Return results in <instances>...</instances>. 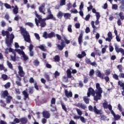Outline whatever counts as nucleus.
I'll return each mask as SVG.
<instances>
[{
    "mask_svg": "<svg viewBox=\"0 0 124 124\" xmlns=\"http://www.w3.org/2000/svg\"><path fill=\"white\" fill-rule=\"evenodd\" d=\"M35 15L37 18H35V22L37 26L39 27V24H40V26L41 28H45L46 27V18H42V16L40 15H39L37 14L36 11L35 12Z\"/></svg>",
    "mask_w": 124,
    "mask_h": 124,
    "instance_id": "nucleus-1",
    "label": "nucleus"
},
{
    "mask_svg": "<svg viewBox=\"0 0 124 124\" xmlns=\"http://www.w3.org/2000/svg\"><path fill=\"white\" fill-rule=\"evenodd\" d=\"M19 30L21 31L22 35H23L25 41L28 42L29 43H31V36H30V33L28 32L26 28H23V27H20Z\"/></svg>",
    "mask_w": 124,
    "mask_h": 124,
    "instance_id": "nucleus-2",
    "label": "nucleus"
},
{
    "mask_svg": "<svg viewBox=\"0 0 124 124\" xmlns=\"http://www.w3.org/2000/svg\"><path fill=\"white\" fill-rule=\"evenodd\" d=\"M15 38L14 34L13 33H11L10 35V40L6 39V44H7V47H9V53H13L15 50L12 48H11V45L13 43V39Z\"/></svg>",
    "mask_w": 124,
    "mask_h": 124,
    "instance_id": "nucleus-3",
    "label": "nucleus"
},
{
    "mask_svg": "<svg viewBox=\"0 0 124 124\" xmlns=\"http://www.w3.org/2000/svg\"><path fill=\"white\" fill-rule=\"evenodd\" d=\"M88 109L91 112L93 111L95 114L96 115H102V110L101 109H98L96 108V106H95L93 108V106L90 105L88 107Z\"/></svg>",
    "mask_w": 124,
    "mask_h": 124,
    "instance_id": "nucleus-4",
    "label": "nucleus"
},
{
    "mask_svg": "<svg viewBox=\"0 0 124 124\" xmlns=\"http://www.w3.org/2000/svg\"><path fill=\"white\" fill-rule=\"evenodd\" d=\"M102 93L103 92L101 91H96L95 93V94H94V96H93V100L95 101H96V102H97L98 100H100L102 96V95H101V93Z\"/></svg>",
    "mask_w": 124,
    "mask_h": 124,
    "instance_id": "nucleus-5",
    "label": "nucleus"
},
{
    "mask_svg": "<svg viewBox=\"0 0 124 124\" xmlns=\"http://www.w3.org/2000/svg\"><path fill=\"white\" fill-rule=\"evenodd\" d=\"M55 36L56 34L54 32L47 33L46 31H45L43 34V37L45 38V39H47V38H52V37H55Z\"/></svg>",
    "mask_w": 124,
    "mask_h": 124,
    "instance_id": "nucleus-6",
    "label": "nucleus"
},
{
    "mask_svg": "<svg viewBox=\"0 0 124 124\" xmlns=\"http://www.w3.org/2000/svg\"><path fill=\"white\" fill-rule=\"evenodd\" d=\"M50 103V107L54 108V110L51 109V111L52 112H55V111L57 110V108L56 107H53V105H55V104H56V98H52Z\"/></svg>",
    "mask_w": 124,
    "mask_h": 124,
    "instance_id": "nucleus-7",
    "label": "nucleus"
},
{
    "mask_svg": "<svg viewBox=\"0 0 124 124\" xmlns=\"http://www.w3.org/2000/svg\"><path fill=\"white\" fill-rule=\"evenodd\" d=\"M18 74L20 76V77H24L25 73L23 70V67L21 66V65L18 66Z\"/></svg>",
    "mask_w": 124,
    "mask_h": 124,
    "instance_id": "nucleus-8",
    "label": "nucleus"
},
{
    "mask_svg": "<svg viewBox=\"0 0 124 124\" xmlns=\"http://www.w3.org/2000/svg\"><path fill=\"white\" fill-rule=\"evenodd\" d=\"M91 94H92V96H94V94H95V91L92 87H90L88 89V92L87 93V95L88 97L91 96Z\"/></svg>",
    "mask_w": 124,
    "mask_h": 124,
    "instance_id": "nucleus-9",
    "label": "nucleus"
},
{
    "mask_svg": "<svg viewBox=\"0 0 124 124\" xmlns=\"http://www.w3.org/2000/svg\"><path fill=\"white\" fill-rule=\"evenodd\" d=\"M1 34L2 36H6V39H8L9 40V36H10V33L8 31H5L4 30H2Z\"/></svg>",
    "mask_w": 124,
    "mask_h": 124,
    "instance_id": "nucleus-10",
    "label": "nucleus"
},
{
    "mask_svg": "<svg viewBox=\"0 0 124 124\" xmlns=\"http://www.w3.org/2000/svg\"><path fill=\"white\" fill-rule=\"evenodd\" d=\"M96 75L97 77H99V78H100L102 80L104 79V76H105L104 74H101L100 71L98 70L96 71Z\"/></svg>",
    "mask_w": 124,
    "mask_h": 124,
    "instance_id": "nucleus-11",
    "label": "nucleus"
},
{
    "mask_svg": "<svg viewBox=\"0 0 124 124\" xmlns=\"http://www.w3.org/2000/svg\"><path fill=\"white\" fill-rule=\"evenodd\" d=\"M115 51L117 53H120V52L121 53V54H122V55L123 56H124V49L122 48H119V46H118L116 45L115 46Z\"/></svg>",
    "mask_w": 124,
    "mask_h": 124,
    "instance_id": "nucleus-12",
    "label": "nucleus"
},
{
    "mask_svg": "<svg viewBox=\"0 0 124 124\" xmlns=\"http://www.w3.org/2000/svg\"><path fill=\"white\" fill-rule=\"evenodd\" d=\"M103 107L104 109H108L109 110H111L112 106L111 105H108L107 102H104L103 103Z\"/></svg>",
    "mask_w": 124,
    "mask_h": 124,
    "instance_id": "nucleus-13",
    "label": "nucleus"
},
{
    "mask_svg": "<svg viewBox=\"0 0 124 124\" xmlns=\"http://www.w3.org/2000/svg\"><path fill=\"white\" fill-rule=\"evenodd\" d=\"M108 37L106 38V41H108V42H111V40L113 39V36L112 35V32H109L108 33Z\"/></svg>",
    "mask_w": 124,
    "mask_h": 124,
    "instance_id": "nucleus-14",
    "label": "nucleus"
},
{
    "mask_svg": "<svg viewBox=\"0 0 124 124\" xmlns=\"http://www.w3.org/2000/svg\"><path fill=\"white\" fill-rule=\"evenodd\" d=\"M64 93L65 96H66L67 98H69V97H72L73 94L72 92H68L67 90H65Z\"/></svg>",
    "mask_w": 124,
    "mask_h": 124,
    "instance_id": "nucleus-15",
    "label": "nucleus"
},
{
    "mask_svg": "<svg viewBox=\"0 0 124 124\" xmlns=\"http://www.w3.org/2000/svg\"><path fill=\"white\" fill-rule=\"evenodd\" d=\"M43 116L44 118H46V119H49L51 114H50V113H49L48 111H44L43 112Z\"/></svg>",
    "mask_w": 124,
    "mask_h": 124,
    "instance_id": "nucleus-16",
    "label": "nucleus"
},
{
    "mask_svg": "<svg viewBox=\"0 0 124 124\" xmlns=\"http://www.w3.org/2000/svg\"><path fill=\"white\" fill-rule=\"evenodd\" d=\"M16 78H18V80L16 81V85L18 86V87H22V83H21V81H22V78H21V77H20L18 76H16Z\"/></svg>",
    "mask_w": 124,
    "mask_h": 124,
    "instance_id": "nucleus-17",
    "label": "nucleus"
},
{
    "mask_svg": "<svg viewBox=\"0 0 124 124\" xmlns=\"http://www.w3.org/2000/svg\"><path fill=\"white\" fill-rule=\"evenodd\" d=\"M8 91L7 90L4 91L3 93L1 94V98H6L8 96Z\"/></svg>",
    "mask_w": 124,
    "mask_h": 124,
    "instance_id": "nucleus-18",
    "label": "nucleus"
},
{
    "mask_svg": "<svg viewBox=\"0 0 124 124\" xmlns=\"http://www.w3.org/2000/svg\"><path fill=\"white\" fill-rule=\"evenodd\" d=\"M27 91H28L27 89H26V91L25 90L22 92V94L24 95V100H27V98H29V93H28V92Z\"/></svg>",
    "mask_w": 124,
    "mask_h": 124,
    "instance_id": "nucleus-19",
    "label": "nucleus"
},
{
    "mask_svg": "<svg viewBox=\"0 0 124 124\" xmlns=\"http://www.w3.org/2000/svg\"><path fill=\"white\" fill-rule=\"evenodd\" d=\"M77 106L83 110H86V109H87V106L83 103H78Z\"/></svg>",
    "mask_w": 124,
    "mask_h": 124,
    "instance_id": "nucleus-20",
    "label": "nucleus"
},
{
    "mask_svg": "<svg viewBox=\"0 0 124 124\" xmlns=\"http://www.w3.org/2000/svg\"><path fill=\"white\" fill-rule=\"evenodd\" d=\"M86 56H87V54H86V52L84 51L81 52V54H78V59H83V58H84V57H86Z\"/></svg>",
    "mask_w": 124,
    "mask_h": 124,
    "instance_id": "nucleus-21",
    "label": "nucleus"
},
{
    "mask_svg": "<svg viewBox=\"0 0 124 124\" xmlns=\"http://www.w3.org/2000/svg\"><path fill=\"white\" fill-rule=\"evenodd\" d=\"M21 124H26L28 123V118L26 117H23L20 118Z\"/></svg>",
    "mask_w": 124,
    "mask_h": 124,
    "instance_id": "nucleus-22",
    "label": "nucleus"
},
{
    "mask_svg": "<svg viewBox=\"0 0 124 124\" xmlns=\"http://www.w3.org/2000/svg\"><path fill=\"white\" fill-rule=\"evenodd\" d=\"M66 74H67V78H72V72H71V71H70V69H68L66 70Z\"/></svg>",
    "mask_w": 124,
    "mask_h": 124,
    "instance_id": "nucleus-23",
    "label": "nucleus"
},
{
    "mask_svg": "<svg viewBox=\"0 0 124 124\" xmlns=\"http://www.w3.org/2000/svg\"><path fill=\"white\" fill-rule=\"evenodd\" d=\"M82 38H83V32H81L78 38V41L79 45H81V44H82Z\"/></svg>",
    "mask_w": 124,
    "mask_h": 124,
    "instance_id": "nucleus-24",
    "label": "nucleus"
},
{
    "mask_svg": "<svg viewBox=\"0 0 124 124\" xmlns=\"http://www.w3.org/2000/svg\"><path fill=\"white\" fill-rule=\"evenodd\" d=\"M91 25L92 26V28H93V33H94V32H96V30H97V27H95V26H94V21H92L91 22Z\"/></svg>",
    "mask_w": 124,
    "mask_h": 124,
    "instance_id": "nucleus-25",
    "label": "nucleus"
},
{
    "mask_svg": "<svg viewBox=\"0 0 124 124\" xmlns=\"http://www.w3.org/2000/svg\"><path fill=\"white\" fill-rule=\"evenodd\" d=\"M88 97H89L88 96V95L87 96H85L83 97V100L86 104H89V103H90V99Z\"/></svg>",
    "mask_w": 124,
    "mask_h": 124,
    "instance_id": "nucleus-26",
    "label": "nucleus"
},
{
    "mask_svg": "<svg viewBox=\"0 0 124 124\" xmlns=\"http://www.w3.org/2000/svg\"><path fill=\"white\" fill-rule=\"evenodd\" d=\"M96 89L97 90L96 92H103L102 89L100 87V84L98 83L96 84Z\"/></svg>",
    "mask_w": 124,
    "mask_h": 124,
    "instance_id": "nucleus-27",
    "label": "nucleus"
},
{
    "mask_svg": "<svg viewBox=\"0 0 124 124\" xmlns=\"http://www.w3.org/2000/svg\"><path fill=\"white\" fill-rule=\"evenodd\" d=\"M39 12H40L41 13H42L44 15H45V14H46V13H45V8H42V7H39Z\"/></svg>",
    "mask_w": 124,
    "mask_h": 124,
    "instance_id": "nucleus-28",
    "label": "nucleus"
},
{
    "mask_svg": "<svg viewBox=\"0 0 124 124\" xmlns=\"http://www.w3.org/2000/svg\"><path fill=\"white\" fill-rule=\"evenodd\" d=\"M16 52H17L19 55H22V56L24 55L25 53V52H24L23 50H21L20 49H15Z\"/></svg>",
    "mask_w": 124,
    "mask_h": 124,
    "instance_id": "nucleus-29",
    "label": "nucleus"
},
{
    "mask_svg": "<svg viewBox=\"0 0 124 124\" xmlns=\"http://www.w3.org/2000/svg\"><path fill=\"white\" fill-rule=\"evenodd\" d=\"M70 17H71V14L68 13L64 14V18H65V19H69Z\"/></svg>",
    "mask_w": 124,
    "mask_h": 124,
    "instance_id": "nucleus-30",
    "label": "nucleus"
},
{
    "mask_svg": "<svg viewBox=\"0 0 124 124\" xmlns=\"http://www.w3.org/2000/svg\"><path fill=\"white\" fill-rule=\"evenodd\" d=\"M53 60H54V62H59L60 61H61L60 56L59 55H56L53 58Z\"/></svg>",
    "mask_w": 124,
    "mask_h": 124,
    "instance_id": "nucleus-31",
    "label": "nucleus"
},
{
    "mask_svg": "<svg viewBox=\"0 0 124 124\" xmlns=\"http://www.w3.org/2000/svg\"><path fill=\"white\" fill-rule=\"evenodd\" d=\"M33 63L34 65H35V66H38V65H39V64L40 63V62H39L38 60L36 59V60H35L33 62Z\"/></svg>",
    "mask_w": 124,
    "mask_h": 124,
    "instance_id": "nucleus-32",
    "label": "nucleus"
},
{
    "mask_svg": "<svg viewBox=\"0 0 124 124\" xmlns=\"http://www.w3.org/2000/svg\"><path fill=\"white\" fill-rule=\"evenodd\" d=\"M61 104L62 107V109L65 111V112H67V108H66V107L62 103V101H61Z\"/></svg>",
    "mask_w": 124,
    "mask_h": 124,
    "instance_id": "nucleus-33",
    "label": "nucleus"
},
{
    "mask_svg": "<svg viewBox=\"0 0 124 124\" xmlns=\"http://www.w3.org/2000/svg\"><path fill=\"white\" fill-rule=\"evenodd\" d=\"M1 78L3 79V81H6V80H7V78H8V76L5 74H2L1 75Z\"/></svg>",
    "mask_w": 124,
    "mask_h": 124,
    "instance_id": "nucleus-34",
    "label": "nucleus"
},
{
    "mask_svg": "<svg viewBox=\"0 0 124 124\" xmlns=\"http://www.w3.org/2000/svg\"><path fill=\"white\" fill-rule=\"evenodd\" d=\"M11 99H12V97L11 96H8L6 98V103H10L11 102Z\"/></svg>",
    "mask_w": 124,
    "mask_h": 124,
    "instance_id": "nucleus-35",
    "label": "nucleus"
},
{
    "mask_svg": "<svg viewBox=\"0 0 124 124\" xmlns=\"http://www.w3.org/2000/svg\"><path fill=\"white\" fill-rule=\"evenodd\" d=\"M18 10L19 8H18V6L16 5L15 7L13 9V12L15 13V14H17Z\"/></svg>",
    "mask_w": 124,
    "mask_h": 124,
    "instance_id": "nucleus-36",
    "label": "nucleus"
},
{
    "mask_svg": "<svg viewBox=\"0 0 124 124\" xmlns=\"http://www.w3.org/2000/svg\"><path fill=\"white\" fill-rule=\"evenodd\" d=\"M7 64L9 67V68H10V69H13V65L11 63V62H9V61H7Z\"/></svg>",
    "mask_w": 124,
    "mask_h": 124,
    "instance_id": "nucleus-37",
    "label": "nucleus"
},
{
    "mask_svg": "<svg viewBox=\"0 0 124 124\" xmlns=\"http://www.w3.org/2000/svg\"><path fill=\"white\" fill-rule=\"evenodd\" d=\"M114 121H119L121 119V116L119 114L115 115L114 116Z\"/></svg>",
    "mask_w": 124,
    "mask_h": 124,
    "instance_id": "nucleus-38",
    "label": "nucleus"
},
{
    "mask_svg": "<svg viewBox=\"0 0 124 124\" xmlns=\"http://www.w3.org/2000/svg\"><path fill=\"white\" fill-rule=\"evenodd\" d=\"M119 17H120L121 20H122V21H123V20H124V13H123V12H121L119 14Z\"/></svg>",
    "mask_w": 124,
    "mask_h": 124,
    "instance_id": "nucleus-39",
    "label": "nucleus"
},
{
    "mask_svg": "<svg viewBox=\"0 0 124 124\" xmlns=\"http://www.w3.org/2000/svg\"><path fill=\"white\" fill-rule=\"evenodd\" d=\"M54 18V16H53V15L51 14H49L48 15L46 18H45L46 19V20H50V19H53Z\"/></svg>",
    "mask_w": 124,
    "mask_h": 124,
    "instance_id": "nucleus-40",
    "label": "nucleus"
},
{
    "mask_svg": "<svg viewBox=\"0 0 124 124\" xmlns=\"http://www.w3.org/2000/svg\"><path fill=\"white\" fill-rule=\"evenodd\" d=\"M118 85L120 86V87H122L123 90H124V83L119 80L118 81Z\"/></svg>",
    "mask_w": 124,
    "mask_h": 124,
    "instance_id": "nucleus-41",
    "label": "nucleus"
},
{
    "mask_svg": "<svg viewBox=\"0 0 124 124\" xmlns=\"http://www.w3.org/2000/svg\"><path fill=\"white\" fill-rule=\"evenodd\" d=\"M26 26H28L30 28H33V24L31 22H27L25 23Z\"/></svg>",
    "mask_w": 124,
    "mask_h": 124,
    "instance_id": "nucleus-42",
    "label": "nucleus"
},
{
    "mask_svg": "<svg viewBox=\"0 0 124 124\" xmlns=\"http://www.w3.org/2000/svg\"><path fill=\"white\" fill-rule=\"evenodd\" d=\"M34 35L37 40H40V36L38 33H34Z\"/></svg>",
    "mask_w": 124,
    "mask_h": 124,
    "instance_id": "nucleus-43",
    "label": "nucleus"
},
{
    "mask_svg": "<svg viewBox=\"0 0 124 124\" xmlns=\"http://www.w3.org/2000/svg\"><path fill=\"white\" fill-rule=\"evenodd\" d=\"M4 4V6L6 7V8H7V9H11V5L7 3H5Z\"/></svg>",
    "mask_w": 124,
    "mask_h": 124,
    "instance_id": "nucleus-44",
    "label": "nucleus"
},
{
    "mask_svg": "<svg viewBox=\"0 0 124 124\" xmlns=\"http://www.w3.org/2000/svg\"><path fill=\"white\" fill-rule=\"evenodd\" d=\"M67 30L69 32H70V33L72 32V25H68Z\"/></svg>",
    "mask_w": 124,
    "mask_h": 124,
    "instance_id": "nucleus-45",
    "label": "nucleus"
},
{
    "mask_svg": "<svg viewBox=\"0 0 124 124\" xmlns=\"http://www.w3.org/2000/svg\"><path fill=\"white\" fill-rule=\"evenodd\" d=\"M108 48V46L106 45L105 47L102 49V54H104L105 52H106V48Z\"/></svg>",
    "mask_w": 124,
    "mask_h": 124,
    "instance_id": "nucleus-46",
    "label": "nucleus"
},
{
    "mask_svg": "<svg viewBox=\"0 0 124 124\" xmlns=\"http://www.w3.org/2000/svg\"><path fill=\"white\" fill-rule=\"evenodd\" d=\"M22 56L24 59V62H27V61H28V60H29V57L28 56H27V55H26V54L25 53L22 55Z\"/></svg>",
    "mask_w": 124,
    "mask_h": 124,
    "instance_id": "nucleus-47",
    "label": "nucleus"
},
{
    "mask_svg": "<svg viewBox=\"0 0 124 124\" xmlns=\"http://www.w3.org/2000/svg\"><path fill=\"white\" fill-rule=\"evenodd\" d=\"M76 111H77L78 115H79V116H81L82 115L83 112H82V111L81 110H80V109L77 108L76 109Z\"/></svg>",
    "mask_w": 124,
    "mask_h": 124,
    "instance_id": "nucleus-48",
    "label": "nucleus"
},
{
    "mask_svg": "<svg viewBox=\"0 0 124 124\" xmlns=\"http://www.w3.org/2000/svg\"><path fill=\"white\" fill-rule=\"evenodd\" d=\"M65 0H60V6H63V5H65Z\"/></svg>",
    "mask_w": 124,
    "mask_h": 124,
    "instance_id": "nucleus-49",
    "label": "nucleus"
},
{
    "mask_svg": "<svg viewBox=\"0 0 124 124\" xmlns=\"http://www.w3.org/2000/svg\"><path fill=\"white\" fill-rule=\"evenodd\" d=\"M117 68L119 69L120 72H123V66L122 65H118Z\"/></svg>",
    "mask_w": 124,
    "mask_h": 124,
    "instance_id": "nucleus-50",
    "label": "nucleus"
},
{
    "mask_svg": "<svg viewBox=\"0 0 124 124\" xmlns=\"http://www.w3.org/2000/svg\"><path fill=\"white\" fill-rule=\"evenodd\" d=\"M63 16V14L62 13V12L60 11L59 12L58 15H57V16L58 17V18H62V16Z\"/></svg>",
    "mask_w": 124,
    "mask_h": 124,
    "instance_id": "nucleus-51",
    "label": "nucleus"
},
{
    "mask_svg": "<svg viewBox=\"0 0 124 124\" xmlns=\"http://www.w3.org/2000/svg\"><path fill=\"white\" fill-rule=\"evenodd\" d=\"M85 62L87 64H91V63H92V61H91V60H90V59L89 58H86L85 59Z\"/></svg>",
    "mask_w": 124,
    "mask_h": 124,
    "instance_id": "nucleus-52",
    "label": "nucleus"
},
{
    "mask_svg": "<svg viewBox=\"0 0 124 124\" xmlns=\"http://www.w3.org/2000/svg\"><path fill=\"white\" fill-rule=\"evenodd\" d=\"M20 122V119L19 120V119L16 118H15L14 120V123H16V124H19V123Z\"/></svg>",
    "mask_w": 124,
    "mask_h": 124,
    "instance_id": "nucleus-53",
    "label": "nucleus"
},
{
    "mask_svg": "<svg viewBox=\"0 0 124 124\" xmlns=\"http://www.w3.org/2000/svg\"><path fill=\"white\" fill-rule=\"evenodd\" d=\"M105 73L107 75V76H108V75H110V74H111V71H110V69H107L106 70Z\"/></svg>",
    "mask_w": 124,
    "mask_h": 124,
    "instance_id": "nucleus-54",
    "label": "nucleus"
},
{
    "mask_svg": "<svg viewBox=\"0 0 124 124\" xmlns=\"http://www.w3.org/2000/svg\"><path fill=\"white\" fill-rule=\"evenodd\" d=\"M57 47L59 50H61V51H62V50H63V48H64V46H61V45H58Z\"/></svg>",
    "mask_w": 124,
    "mask_h": 124,
    "instance_id": "nucleus-55",
    "label": "nucleus"
},
{
    "mask_svg": "<svg viewBox=\"0 0 124 124\" xmlns=\"http://www.w3.org/2000/svg\"><path fill=\"white\" fill-rule=\"evenodd\" d=\"M4 19L7 21H9V19H10V16H9V15L6 14L4 16Z\"/></svg>",
    "mask_w": 124,
    "mask_h": 124,
    "instance_id": "nucleus-56",
    "label": "nucleus"
},
{
    "mask_svg": "<svg viewBox=\"0 0 124 124\" xmlns=\"http://www.w3.org/2000/svg\"><path fill=\"white\" fill-rule=\"evenodd\" d=\"M4 87L5 89H9V88H10V82H7L4 85Z\"/></svg>",
    "mask_w": 124,
    "mask_h": 124,
    "instance_id": "nucleus-57",
    "label": "nucleus"
},
{
    "mask_svg": "<svg viewBox=\"0 0 124 124\" xmlns=\"http://www.w3.org/2000/svg\"><path fill=\"white\" fill-rule=\"evenodd\" d=\"M80 120L82 123H83L84 124H85L86 123V119H85V118L83 116H80Z\"/></svg>",
    "mask_w": 124,
    "mask_h": 124,
    "instance_id": "nucleus-58",
    "label": "nucleus"
},
{
    "mask_svg": "<svg viewBox=\"0 0 124 124\" xmlns=\"http://www.w3.org/2000/svg\"><path fill=\"white\" fill-rule=\"evenodd\" d=\"M112 9H114V10H117L118 9V5L114 4L112 5Z\"/></svg>",
    "mask_w": 124,
    "mask_h": 124,
    "instance_id": "nucleus-59",
    "label": "nucleus"
},
{
    "mask_svg": "<svg viewBox=\"0 0 124 124\" xmlns=\"http://www.w3.org/2000/svg\"><path fill=\"white\" fill-rule=\"evenodd\" d=\"M67 10H70L71 7H72V4H71V3H69L67 4Z\"/></svg>",
    "mask_w": 124,
    "mask_h": 124,
    "instance_id": "nucleus-60",
    "label": "nucleus"
},
{
    "mask_svg": "<svg viewBox=\"0 0 124 124\" xmlns=\"http://www.w3.org/2000/svg\"><path fill=\"white\" fill-rule=\"evenodd\" d=\"M45 78H46V80H47V81H50V76H49V75L46 74L44 75Z\"/></svg>",
    "mask_w": 124,
    "mask_h": 124,
    "instance_id": "nucleus-61",
    "label": "nucleus"
},
{
    "mask_svg": "<svg viewBox=\"0 0 124 124\" xmlns=\"http://www.w3.org/2000/svg\"><path fill=\"white\" fill-rule=\"evenodd\" d=\"M1 26L3 28H4V27L6 26V23H5V21H4V20H2L1 22Z\"/></svg>",
    "mask_w": 124,
    "mask_h": 124,
    "instance_id": "nucleus-62",
    "label": "nucleus"
},
{
    "mask_svg": "<svg viewBox=\"0 0 124 124\" xmlns=\"http://www.w3.org/2000/svg\"><path fill=\"white\" fill-rule=\"evenodd\" d=\"M58 76H60V73H59L58 71H56L54 73V77L55 78H57Z\"/></svg>",
    "mask_w": 124,
    "mask_h": 124,
    "instance_id": "nucleus-63",
    "label": "nucleus"
},
{
    "mask_svg": "<svg viewBox=\"0 0 124 124\" xmlns=\"http://www.w3.org/2000/svg\"><path fill=\"white\" fill-rule=\"evenodd\" d=\"M46 68H52V65L49 64L48 63H46Z\"/></svg>",
    "mask_w": 124,
    "mask_h": 124,
    "instance_id": "nucleus-64",
    "label": "nucleus"
}]
</instances>
